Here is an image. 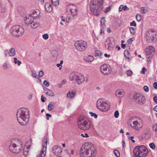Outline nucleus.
Segmentation results:
<instances>
[{
	"instance_id": "nucleus-1",
	"label": "nucleus",
	"mask_w": 157,
	"mask_h": 157,
	"mask_svg": "<svg viewBox=\"0 0 157 157\" xmlns=\"http://www.w3.org/2000/svg\"><path fill=\"white\" fill-rule=\"evenodd\" d=\"M96 151L93 145L89 143H85L80 150L81 157H93L95 155Z\"/></svg>"
},
{
	"instance_id": "nucleus-2",
	"label": "nucleus",
	"mask_w": 157,
	"mask_h": 157,
	"mask_svg": "<svg viewBox=\"0 0 157 157\" xmlns=\"http://www.w3.org/2000/svg\"><path fill=\"white\" fill-rule=\"evenodd\" d=\"M29 111L25 108L19 109L17 112V120L21 125H25L27 124L29 120Z\"/></svg>"
},
{
	"instance_id": "nucleus-3",
	"label": "nucleus",
	"mask_w": 157,
	"mask_h": 157,
	"mask_svg": "<svg viewBox=\"0 0 157 157\" xmlns=\"http://www.w3.org/2000/svg\"><path fill=\"white\" fill-rule=\"evenodd\" d=\"M103 0H91L90 8L91 13L98 17L103 9Z\"/></svg>"
},
{
	"instance_id": "nucleus-4",
	"label": "nucleus",
	"mask_w": 157,
	"mask_h": 157,
	"mask_svg": "<svg viewBox=\"0 0 157 157\" xmlns=\"http://www.w3.org/2000/svg\"><path fill=\"white\" fill-rule=\"evenodd\" d=\"M133 153L135 157H145L147 155L148 151L146 147L141 145L136 146Z\"/></svg>"
},
{
	"instance_id": "nucleus-5",
	"label": "nucleus",
	"mask_w": 157,
	"mask_h": 157,
	"mask_svg": "<svg viewBox=\"0 0 157 157\" xmlns=\"http://www.w3.org/2000/svg\"><path fill=\"white\" fill-rule=\"evenodd\" d=\"M145 37L147 42H155L157 40V32L153 29L148 30L146 33Z\"/></svg>"
},
{
	"instance_id": "nucleus-6",
	"label": "nucleus",
	"mask_w": 157,
	"mask_h": 157,
	"mask_svg": "<svg viewBox=\"0 0 157 157\" xmlns=\"http://www.w3.org/2000/svg\"><path fill=\"white\" fill-rule=\"evenodd\" d=\"M11 34L14 36L18 37L23 35L24 30L22 26L19 25L13 26L10 29Z\"/></svg>"
},
{
	"instance_id": "nucleus-7",
	"label": "nucleus",
	"mask_w": 157,
	"mask_h": 157,
	"mask_svg": "<svg viewBox=\"0 0 157 157\" xmlns=\"http://www.w3.org/2000/svg\"><path fill=\"white\" fill-rule=\"evenodd\" d=\"M78 125L81 129L83 130H88L91 127V121L88 118L85 120L82 119V121L79 120L78 121Z\"/></svg>"
},
{
	"instance_id": "nucleus-8",
	"label": "nucleus",
	"mask_w": 157,
	"mask_h": 157,
	"mask_svg": "<svg viewBox=\"0 0 157 157\" xmlns=\"http://www.w3.org/2000/svg\"><path fill=\"white\" fill-rule=\"evenodd\" d=\"M96 105L98 109L103 112L107 111L109 108V106L104 98L98 99Z\"/></svg>"
},
{
	"instance_id": "nucleus-9",
	"label": "nucleus",
	"mask_w": 157,
	"mask_h": 157,
	"mask_svg": "<svg viewBox=\"0 0 157 157\" xmlns=\"http://www.w3.org/2000/svg\"><path fill=\"white\" fill-rule=\"evenodd\" d=\"M70 79L71 81L74 80L76 82L78 81L77 84L80 85L85 80V78L81 74L76 72H73L70 74Z\"/></svg>"
},
{
	"instance_id": "nucleus-10",
	"label": "nucleus",
	"mask_w": 157,
	"mask_h": 157,
	"mask_svg": "<svg viewBox=\"0 0 157 157\" xmlns=\"http://www.w3.org/2000/svg\"><path fill=\"white\" fill-rule=\"evenodd\" d=\"M78 8L77 6L73 4H70L67 6L66 10L67 12H70L71 14L73 17V18H75L77 15Z\"/></svg>"
},
{
	"instance_id": "nucleus-11",
	"label": "nucleus",
	"mask_w": 157,
	"mask_h": 157,
	"mask_svg": "<svg viewBox=\"0 0 157 157\" xmlns=\"http://www.w3.org/2000/svg\"><path fill=\"white\" fill-rule=\"evenodd\" d=\"M48 137L47 136H44L43 140L42 142V147L43 150L39 154L37 155L36 157H44L46 153V151L47 147V139Z\"/></svg>"
},
{
	"instance_id": "nucleus-12",
	"label": "nucleus",
	"mask_w": 157,
	"mask_h": 157,
	"mask_svg": "<svg viewBox=\"0 0 157 157\" xmlns=\"http://www.w3.org/2000/svg\"><path fill=\"white\" fill-rule=\"evenodd\" d=\"M75 48L80 51H82L86 50L87 47L86 43L82 40L76 41L75 44Z\"/></svg>"
},
{
	"instance_id": "nucleus-13",
	"label": "nucleus",
	"mask_w": 157,
	"mask_h": 157,
	"mask_svg": "<svg viewBox=\"0 0 157 157\" xmlns=\"http://www.w3.org/2000/svg\"><path fill=\"white\" fill-rule=\"evenodd\" d=\"M101 72L105 75H108L109 74L111 71V68L107 64L102 65L100 68Z\"/></svg>"
},
{
	"instance_id": "nucleus-14",
	"label": "nucleus",
	"mask_w": 157,
	"mask_h": 157,
	"mask_svg": "<svg viewBox=\"0 0 157 157\" xmlns=\"http://www.w3.org/2000/svg\"><path fill=\"white\" fill-rule=\"evenodd\" d=\"M9 149L11 152L15 154L20 152L22 149L19 146L13 145V144H10L9 146Z\"/></svg>"
},
{
	"instance_id": "nucleus-15",
	"label": "nucleus",
	"mask_w": 157,
	"mask_h": 157,
	"mask_svg": "<svg viewBox=\"0 0 157 157\" xmlns=\"http://www.w3.org/2000/svg\"><path fill=\"white\" fill-rule=\"evenodd\" d=\"M113 38H108L105 42V45L108 49L111 50L113 47Z\"/></svg>"
},
{
	"instance_id": "nucleus-16",
	"label": "nucleus",
	"mask_w": 157,
	"mask_h": 157,
	"mask_svg": "<svg viewBox=\"0 0 157 157\" xmlns=\"http://www.w3.org/2000/svg\"><path fill=\"white\" fill-rule=\"evenodd\" d=\"M139 121H134L133 122L132 124H131V126L136 130L140 129L143 126L142 120L139 118Z\"/></svg>"
},
{
	"instance_id": "nucleus-17",
	"label": "nucleus",
	"mask_w": 157,
	"mask_h": 157,
	"mask_svg": "<svg viewBox=\"0 0 157 157\" xmlns=\"http://www.w3.org/2000/svg\"><path fill=\"white\" fill-rule=\"evenodd\" d=\"M10 142L11 144H13V145L19 146L23 148V143L20 140L17 138L13 139L11 140Z\"/></svg>"
},
{
	"instance_id": "nucleus-18",
	"label": "nucleus",
	"mask_w": 157,
	"mask_h": 157,
	"mask_svg": "<svg viewBox=\"0 0 157 157\" xmlns=\"http://www.w3.org/2000/svg\"><path fill=\"white\" fill-rule=\"evenodd\" d=\"M62 152L61 147L58 145L54 146L52 149V153L56 155L60 154Z\"/></svg>"
},
{
	"instance_id": "nucleus-19",
	"label": "nucleus",
	"mask_w": 157,
	"mask_h": 157,
	"mask_svg": "<svg viewBox=\"0 0 157 157\" xmlns=\"http://www.w3.org/2000/svg\"><path fill=\"white\" fill-rule=\"evenodd\" d=\"M33 17L31 15H29L28 16L24 17V20L25 25H30L31 22L33 20Z\"/></svg>"
},
{
	"instance_id": "nucleus-20",
	"label": "nucleus",
	"mask_w": 157,
	"mask_h": 157,
	"mask_svg": "<svg viewBox=\"0 0 157 157\" xmlns=\"http://www.w3.org/2000/svg\"><path fill=\"white\" fill-rule=\"evenodd\" d=\"M154 48L152 46H149L148 48L146 49V56H152V53H154V52L153 49Z\"/></svg>"
},
{
	"instance_id": "nucleus-21",
	"label": "nucleus",
	"mask_w": 157,
	"mask_h": 157,
	"mask_svg": "<svg viewBox=\"0 0 157 157\" xmlns=\"http://www.w3.org/2000/svg\"><path fill=\"white\" fill-rule=\"evenodd\" d=\"M124 95V93L122 90H117L115 93V95L117 98H121L123 97Z\"/></svg>"
},
{
	"instance_id": "nucleus-22",
	"label": "nucleus",
	"mask_w": 157,
	"mask_h": 157,
	"mask_svg": "<svg viewBox=\"0 0 157 157\" xmlns=\"http://www.w3.org/2000/svg\"><path fill=\"white\" fill-rule=\"evenodd\" d=\"M145 99V96L141 95L139 99L135 101L139 104H143L144 102Z\"/></svg>"
},
{
	"instance_id": "nucleus-23",
	"label": "nucleus",
	"mask_w": 157,
	"mask_h": 157,
	"mask_svg": "<svg viewBox=\"0 0 157 157\" xmlns=\"http://www.w3.org/2000/svg\"><path fill=\"white\" fill-rule=\"evenodd\" d=\"M45 8L46 10L49 12H51L52 10V5L48 3H46L45 5Z\"/></svg>"
},
{
	"instance_id": "nucleus-24",
	"label": "nucleus",
	"mask_w": 157,
	"mask_h": 157,
	"mask_svg": "<svg viewBox=\"0 0 157 157\" xmlns=\"http://www.w3.org/2000/svg\"><path fill=\"white\" fill-rule=\"evenodd\" d=\"M113 25L116 27H119L121 26V21L118 19H116L114 21Z\"/></svg>"
},
{
	"instance_id": "nucleus-25",
	"label": "nucleus",
	"mask_w": 157,
	"mask_h": 157,
	"mask_svg": "<svg viewBox=\"0 0 157 157\" xmlns=\"http://www.w3.org/2000/svg\"><path fill=\"white\" fill-rule=\"evenodd\" d=\"M55 103L54 102H51L49 103L48 107V110L49 111H51L54 108V106L55 105Z\"/></svg>"
},
{
	"instance_id": "nucleus-26",
	"label": "nucleus",
	"mask_w": 157,
	"mask_h": 157,
	"mask_svg": "<svg viewBox=\"0 0 157 157\" xmlns=\"http://www.w3.org/2000/svg\"><path fill=\"white\" fill-rule=\"evenodd\" d=\"M9 54L10 56H13L15 55V50L14 48H12L10 49L9 52Z\"/></svg>"
},
{
	"instance_id": "nucleus-27",
	"label": "nucleus",
	"mask_w": 157,
	"mask_h": 157,
	"mask_svg": "<svg viewBox=\"0 0 157 157\" xmlns=\"http://www.w3.org/2000/svg\"><path fill=\"white\" fill-rule=\"evenodd\" d=\"M30 25L31 27L33 29H35L36 28L38 25V24L37 23L33 21V20L31 22Z\"/></svg>"
},
{
	"instance_id": "nucleus-28",
	"label": "nucleus",
	"mask_w": 157,
	"mask_h": 157,
	"mask_svg": "<svg viewBox=\"0 0 157 157\" xmlns=\"http://www.w3.org/2000/svg\"><path fill=\"white\" fill-rule=\"evenodd\" d=\"M94 57L91 56H88L86 58L85 60L88 62H91L94 59Z\"/></svg>"
},
{
	"instance_id": "nucleus-29",
	"label": "nucleus",
	"mask_w": 157,
	"mask_h": 157,
	"mask_svg": "<svg viewBox=\"0 0 157 157\" xmlns=\"http://www.w3.org/2000/svg\"><path fill=\"white\" fill-rule=\"evenodd\" d=\"M141 96V95L139 94H136L133 97V98L136 101L137 100H138L139 98Z\"/></svg>"
},
{
	"instance_id": "nucleus-30",
	"label": "nucleus",
	"mask_w": 157,
	"mask_h": 157,
	"mask_svg": "<svg viewBox=\"0 0 157 157\" xmlns=\"http://www.w3.org/2000/svg\"><path fill=\"white\" fill-rule=\"evenodd\" d=\"M17 10L18 12L20 13L23 12L24 9L23 7L21 6H18L17 7Z\"/></svg>"
},
{
	"instance_id": "nucleus-31",
	"label": "nucleus",
	"mask_w": 157,
	"mask_h": 157,
	"mask_svg": "<svg viewBox=\"0 0 157 157\" xmlns=\"http://www.w3.org/2000/svg\"><path fill=\"white\" fill-rule=\"evenodd\" d=\"M52 4L54 6H57L59 3L58 0H51Z\"/></svg>"
},
{
	"instance_id": "nucleus-32",
	"label": "nucleus",
	"mask_w": 157,
	"mask_h": 157,
	"mask_svg": "<svg viewBox=\"0 0 157 157\" xmlns=\"http://www.w3.org/2000/svg\"><path fill=\"white\" fill-rule=\"evenodd\" d=\"M95 54L96 56H101L102 53L100 50H96L95 49Z\"/></svg>"
},
{
	"instance_id": "nucleus-33",
	"label": "nucleus",
	"mask_w": 157,
	"mask_h": 157,
	"mask_svg": "<svg viewBox=\"0 0 157 157\" xmlns=\"http://www.w3.org/2000/svg\"><path fill=\"white\" fill-rule=\"evenodd\" d=\"M141 12L143 13H146L147 12V8H144V7H141L140 8Z\"/></svg>"
},
{
	"instance_id": "nucleus-34",
	"label": "nucleus",
	"mask_w": 157,
	"mask_h": 157,
	"mask_svg": "<svg viewBox=\"0 0 157 157\" xmlns=\"http://www.w3.org/2000/svg\"><path fill=\"white\" fill-rule=\"evenodd\" d=\"M89 113L90 114L91 116L96 119L98 117V115L95 113H94L92 112H89Z\"/></svg>"
},
{
	"instance_id": "nucleus-35",
	"label": "nucleus",
	"mask_w": 157,
	"mask_h": 157,
	"mask_svg": "<svg viewBox=\"0 0 157 157\" xmlns=\"http://www.w3.org/2000/svg\"><path fill=\"white\" fill-rule=\"evenodd\" d=\"M114 153L115 155L117 157H118L120 155V154L119 151L117 150H114Z\"/></svg>"
},
{
	"instance_id": "nucleus-36",
	"label": "nucleus",
	"mask_w": 157,
	"mask_h": 157,
	"mask_svg": "<svg viewBox=\"0 0 157 157\" xmlns=\"http://www.w3.org/2000/svg\"><path fill=\"white\" fill-rule=\"evenodd\" d=\"M136 20L138 21H140L141 20V16L140 14H139L136 15Z\"/></svg>"
},
{
	"instance_id": "nucleus-37",
	"label": "nucleus",
	"mask_w": 157,
	"mask_h": 157,
	"mask_svg": "<svg viewBox=\"0 0 157 157\" xmlns=\"http://www.w3.org/2000/svg\"><path fill=\"white\" fill-rule=\"evenodd\" d=\"M153 130L156 132H157V124H155L153 126Z\"/></svg>"
},
{
	"instance_id": "nucleus-38",
	"label": "nucleus",
	"mask_w": 157,
	"mask_h": 157,
	"mask_svg": "<svg viewBox=\"0 0 157 157\" xmlns=\"http://www.w3.org/2000/svg\"><path fill=\"white\" fill-rule=\"evenodd\" d=\"M149 146L153 150L155 149V144L153 143H151L149 144Z\"/></svg>"
},
{
	"instance_id": "nucleus-39",
	"label": "nucleus",
	"mask_w": 157,
	"mask_h": 157,
	"mask_svg": "<svg viewBox=\"0 0 157 157\" xmlns=\"http://www.w3.org/2000/svg\"><path fill=\"white\" fill-rule=\"evenodd\" d=\"M129 30L131 34H134L135 32L134 29L133 28L131 27L129 28Z\"/></svg>"
},
{
	"instance_id": "nucleus-40",
	"label": "nucleus",
	"mask_w": 157,
	"mask_h": 157,
	"mask_svg": "<svg viewBox=\"0 0 157 157\" xmlns=\"http://www.w3.org/2000/svg\"><path fill=\"white\" fill-rule=\"evenodd\" d=\"M119 116V113L118 110H116L114 113V117L116 118H117Z\"/></svg>"
},
{
	"instance_id": "nucleus-41",
	"label": "nucleus",
	"mask_w": 157,
	"mask_h": 157,
	"mask_svg": "<svg viewBox=\"0 0 157 157\" xmlns=\"http://www.w3.org/2000/svg\"><path fill=\"white\" fill-rule=\"evenodd\" d=\"M124 55L125 57L127 56H126V55L130 56V53L128 50H124Z\"/></svg>"
},
{
	"instance_id": "nucleus-42",
	"label": "nucleus",
	"mask_w": 157,
	"mask_h": 157,
	"mask_svg": "<svg viewBox=\"0 0 157 157\" xmlns=\"http://www.w3.org/2000/svg\"><path fill=\"white\" fill-rule=\"evenodd\" d=\"M126 74L127 75L129 76H131L132 73V72L130 70H128L126 71Z\"/></svg>"
},
{
	"instance_id": "nucleus-43",
	"label": "nucleus",
	"mask_w": 157,
	"mask_h": 157,
	"mask_svg": "<svg viewBox=\"0 0 157 157\" xmlns=\"http://www.w3.org/2000/svg\"><path fill=\"white\" fill-rule=\"evenodd\" d=\"M43 37L44 39L47 40L48 38V35L47 34H45L43 35Z\"/></svg>"
},
{
	"instance_id": "nucleus-44",
	"label": "nucleus",
	"mask_w": 157,
	"mask_h": 157,
	"mask_svg": "<svg viewBox=\"0 0 157 157\" xmlns=\"http://www.w3.org/2000/svg\"><path fill=\"white\" fill-rule=\"evenodd\" d=\"M6 7L5 6H2V8L0 9V11L2 13H4L6 11Z\"/></svg>"
},
{
	"instance_id": "nucleus-45",
	"label": "nucleus",
	"mask_w": 157,
	"mask_h": 157,
	"mask_svg": "<svg viewBox=\"0 0 157 157\" xmlns=\"http://www.w3.org/2000/svg\"><path fill=\"white\" fill-rule=\"evenodd\" d=\"M43 84L47 87L49 85V82L46 80L44 81Z\"/></svg>"
},
{
	"instance_id": "nucleus-46",
	"label": "nucleus",
	"mask_w": 157,
	"mask_h": 157,
	"mask_svg": "<svg viewBox=\"0 0 157 157\" xmlns=\"http://www.w3.org/2000/svg\"><path fill=\"white\" fill-rule=\"evenodd\" d=\"M130 25L131 26H134L136 27V24L135 21H133L132 22L130 23Z\"/></svg>"
},
{
	"instance_id": "nucleus-47",
	"label": "nucleus",
	"mask_w": 157,
	"mask_h": 157,
	"mask_svg": "<svg viewBox=\"0 0 157 157\" xmlns=\"http://www.w3.org/2000/svg\"><path fill=\"white\" fill-rule=\"evenodd\" d=\"M144 91L146 92H148L149 91V88L148 87L146 86H144Z\"/></svg>"
},
{
	"instance_id": "nucleus-48",
	"label": "nucleus",
	"mask_w": 157,
	"mask_h": 157,
	"mask_svg": "<svg viewBox=\"0 0 157 157\" xmlns=\"http://www.w3.org/2000/svg\"><path fill=\"white\" fill-rule=\"evenodd\" d=\"M49 91L50 93L49 94L48 96L51 97H53L55 95V94L52 91H51L50 90Z\"/></svg>"
},
{
	"instance_id": "nucleus-49",
	"label": "nucleus",
	"mask_w": 157,
	"mask_h": 157,
	"mask_svg": "<svg viewBox=\"0 0 157 157\" xmlns=\"http://www.w3.org/2000/svg\"><path fill=\"white\" fill-rule=\"evenodd\" d=\"M110 6H109L108 7H107L106 8V9L105 10H104V12L105 13H106L108 12V11L110 10Z\"/></svg>"
},
{
	"instance_id": "nucleus-50",
	"label": "nucleus",
	"mask_w": 157,
	"mask_h": 157,
	"mask_svg": "<svg viewBox=\"0 0 157 157\" xmlns=\"http://www.w3.org/2000/svg\"><path fill=\"white\" fill-rule=\"evenodd\" d=\"M46 116L47 117L46 119L48 120L49 119V117L51 118L52 117V115L49 113L46 114Z\"/></svg>"
},
{
	"instance_id": "nucleus-51",
	"label": "nucleus",
	"mask_w": 157,
	"mask_h": 157,
	"mask_svg": "<svg viewBox=\"0 0 157 157\" xmlns=\"http://www.w3.org/2000/svg\"><path fill=\"white\" fill-rule=\"evenodd\" d=\"M81 136L83 137H89V136L86 133H85L84 134H81Z\"/></svg>"
},
{
	"instance_id": "nucleus-52",
	"label": "nucleus",
	"mask_w": 157,
	"mask_h": 157,
	"mask_svg": "<svg viewBox=\"0 0 157 157\" xmlns=\"http://www.w3.org/2000/svg\"><path fill=\"white\" fill-rule=\"evenodd\" d=\"M43 75H44L43 72L42 71H40L39 72V77H42L43 76Z\"/></svg>"
},
{
	"instance_id": "nucleus-53",
	"label": "nucleus",
	"mask_w": 157,
	"mask_h": 157,
	"mask_svg": "<svg viewBox=\"0 0 157 157\" xmlns=\"http://www.w3.org/2000/svg\"><path fill=\"white\" fill-rule=\"evenodd\" d=\"M45 98L44 97L43 95H42L41 98V101L43 102H44L45 101Z\"/></svg>"
},
{
	"instance_id": "nucleus-54",
	"label": "nucleus",
	"mask_w": 157,
	"mask_h": 157,
	"mask_svg": "<svg viewBox=\"0 0 157 157\" xmlns=\"http://www.w3.org/2000/svg\"><path fill=\"white\" fill-rule=\"evenodd\" d=\"M124 8V6L123 5H121L119 8V11H121Z\"/></svg>"
},
{
	"instance_id": "nucleus-55",
	"label": "nucleus",
	"mask_w": 157,
	"mask_h": 157,
	"mask_svg": "<svg viewBox=\"0 0 157 157\" xmlns=\"http://www.w3.org/2000/svg\"><path fill=\"white\" fill-rule=\"evenodd\" d=\"M133 40L132 38H130L127 41V42L129 44H131L133 41Z\"/></svg>"
},
{
	"instance_id": "nucleus-56",
	"label": "nucleus",
	"mask_w": 157,
	"mask_h": 157,
	"mask_svg": "<svg viewBox=\"0 0 157 157\" xmlns=\"http://www.w3.org/2000/svg\"><path fill=\"white\" fill-rule=\"evenodd\" d=\"M75 93H76V92L75 91H73L71 92V98H73L74 97V96L75 95Z\"/></svg>"
},
{
	"instance_id": "nucleus-57",
	"label": "nucleus",
	"mask_w": 157,
	"mask_h": 157,
	"mask_svg": "<svg viewBox=\"0 0 157 157\" xmlns=\"http://www.w3.org/2000/svg\"><path fill=\"white\" fill-rule=\"evenodd\" d=\"M146 71V69L144 67H143L142 70L141 71V73L142 74H144L145 71Z\"/></svg>"
},
{
	"instance_id": "nucleus-58",
	"label": "nucleus",
	"mask_w": 157,
	"mask_h": 157,
	"mask_svg": "<svg viewBox=\"0 0 157 157\" xmlns=\"http://www.w3.org/2000/svg\"><path fill=\"white\" fill-rule=\"evenodd\" d=\"M67 82V80L66 79H63L61 81V83L62 85L65 84Z\"/></svg>"
},
{
	"instance_id": "nucleus-59",
	"label": "nucleus",
	"mask_w": 157,
	"mask_h": 157,
	"mask_svg": "<svg viewBox=\"0 0 157 157\" xmlns=\"http://www.w3.org/2000/svg\"><path fill=\"white\" fill-rule=\"evenodd\" d=\"M28 151H25L24 150H23V154L24 155L26 156L28 154Z\"/></svg>"
},
{
	"instance_id": "nucleus-60",
	"label": "nucleus",
	"mask_w": 157,
	"mask_h": 157,
	"mask_svg": "<svg viewBox=\"0 0 157 157\" xmlns=\"http://www.w3.org/2000/svg\"><path fill=\"white\" fill-rule=\"evenodd\" d=\"M67 97L68 98H71V94L70 92H68L67 94Z\"/></svg>"
},
{
	"instance_id": "nucleus-61",
	"label": "nucleus",
	"mask_w": 157,
	"mask_h": 157,
	"mask_svg": "<svg viewBox=\"0 0 157 157\" xmlns=\"http://www.w3.org/2000/svg\"><path fill=\"white\" fill-rule=\"evenodd\" d=\"M153 86L155 89H157V82H154L153 84Z\"/></svg>"
},
{
	"instance_id": "nucleus-62",
	"label": "nucleus",
	"mask_w": 157,
	"mask_h": 157,
	"mask_svg": "<svg viewBox=\"0 0 157 157\" xmlns=\"http://www.w3.org/2000/svg\"><path fill=\"white\" fill-rule=\"evenodd\" d=\"M7 67V64L6 63H5L3 65V68L4 69H6Z\"/></svg>"
},
{
	"instance_id": "nucleus-63",
	"label": "nucleus",
	"mask_w": 157,
	"mask_h": 157,
	"mask_svg": "<svg viewBox=\"0 0 157 157\" xmlns=\"http://www.w3.org/2000/svg\"><path fill=\"white\" fill-rule=\"evenodd\" d=\"M44 90L45 93L50 90L48 89V88L45 87V88H44Z\"/></svg>"
},
{
	"instance_id": "nucleus-64",
	"label": "nucleus",
	"mask_w": 157,
	"mask_h": 157,
	"mask_svg": "<svg viewBox=\"0 0 157 157\" xmlns=\"http://www.w3.org/2000/svg\"><path fill=\"white\" fill-rule=\"evenodd\" d=\"M153 100L156 103H157V96H155L154 97Z\"/></svg>"
}]
</instances>
